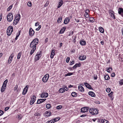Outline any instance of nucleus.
Masks as SVG:
<instances>
[{"mask_svg":"<svg viewBox=\"0 0 123 123\" xmlns=\"http://www.w3.org/2000/svg\"><path fill=\"white\" fill-rule=\"evenodd\" d=\"M12 5H11V6H10L7 8V11H9L10 9H11L12 7Z\"/></svg>","mask_w":123,"mask_h":123,"instance_id":"nucleus-42","label":"nucleus"},{"mask_svg":"<svg viewBox=\"0 0 123 123\" xmlns=\"http://www.w3.org/2000/svg\"><path fill=\"white\" fill-rule=\"evenodd\" d=\"M5 87L2 86L1 88V92H3L5 90L6 88Z\"/></svg>","mask_w":123,"mask_h":123,"instance_id":"nucleus-37","label":"nucleus"},{"mask_svg":"<svg viewBox=\"0 0 123 123\" xmlns=\"http://www.w3.org/2000/svg\"><path fill=\"white\" fill-rule=\"evenodd\" d=\"M28 6L29 7H31V6L32 3L31 2H29L27 4Z\"/></svg>","mask_w":123,"mask_h":123,"instance_id":"nucleus-43","label":"nucleus"},{"mask_svg":"<svg viewBox=\"0 0 123 123\" xmlns=\"http://www.w3.org/2000/svg\"><path fill=\"white\" fill-rule=\"evenodd\" d=\"M62 107V106L61 105H59L57 106L56 107V108L58 109H59Z\"/></svg>","mask_w":123,"mask_h":123,"instance_id":"nucleus-49","label":"nucleus"},{"mask_svg":"<svg viewBox=\"0 0 123 123\" xmlns=\"http://www.w3.org/2000/svg\"><path fill=\"white\" fill-rule=\"evenodd\" d=\"M73 74V73H68L67 74H65V75L66 76H70Z\"/></svg>","mask_w":123,"mask_h":123,"instance_id":"nucleus-40","label":"nucleus"},{"mask_svg":"<svg viewBox=\"0 0 123 123\" xmlns=\"http://www.w3.org/2000/svg\"><path fill=\"white\" fill-rule=\"evenodd\" d=\"M89 21L91 22H93L94 21V19L93 17H90L89 18Z\"/></svg>","mask_w":123,"mask_h":123,"instance_id":"nucleus-33","label":"nucleus"},{"mask_svg":"<svg viewBox=\"0 0 123 123\" xmlns=\"http://www.w3.org/2000/svg\"><path fill=\"white\" fill-rule=\"evenodd\" d=\"M98 110L97 109L94 108L90 109L89 110V112L92 115H96L98 113Z\"/></svg>","mask_w":123,"mask_h":123,"instance_id":"nucleus-2","label":"nucleus"},{"mask_svg":"<svg viewBox=\"0 0 123 123\" xmlns=\"http://www.w3.org/2000/svg\"><path fill=\"white\" fill-rule=\"evenodd\" d=\"M12 58L9 57L8 59V62L9 64L10 63H11V61L12 60Z\"/></svg>","mask_w":123,"mask_h":123,"instance_id":"nucleus-39","label":"nucleus"},{"mask_svg":"<svg viewBox=\"0 0 123 123\" xmlns=\"http://www.w3.org/2000/svg\"><path fill=\"white\" fill-rule=\"evenodd\" d=\"M104 78L105 80H108L110 79V77L108 75H106L104 76Z\"/></svg>","mask_w":123,"mask_h":123,"instance_id":"nucleus-29","label":"nucleus"},{"mask_svg":"<svg viewBox=\"0 0 123 123\" xmlns=\"http://www.w3.org/2000/svg\"><path fill=\"white\" fill-rule=\"evenodd\" d=\"M76 65V67H79L80 66L81 64L80 63H76L75 64Z\"/></svg>","mask_w":123,"mask_h":123,"instance_id":"nucleus-52","label":"nucleus"},{"mask_svg":"<svg viewBox=\"0 0 123 123\" xmlns=\"http://www.w3.org/2000/svg\"><path fill=\"white\" fill-rule=\"evenodd\" d=\"M41 51H40L39 52H37V53L35 57V61H36L39 60V59L41 56Z\"/></svg>","mask_w":123,"mask_h":123,"instance_id":"nucleus-4","label":"nucleus"},{"mask_svg":"<svg viewBox=\"0 0 123 123\" xmlns=\"http://www.w3.org/2000/svg\"><path fill=\"white\" fill-rule=\"evenodd\" d=\"M112 70V68H109L107 70L108 72L110 73V71Z\"/></svg>","mask_w":123,"mask_h":123,"instance_id":"nucleus-32","label":"nucleus"},{"mask_svg":"<svg viewBox=\"0 0 123 123\" xmlns=\"http://www.w3.org/2000/svg\"><path fill=\"white\" fill-rule=\"evenodd\" d=\"M40 114L39 113H35V114H34V115L35 116H40Z\"/></svg>","mask_w":123,"mask_h":123,"instance_id":"nucleus-44","label":"nucleus"},{"mask_svg":"<svg viewBox=\"0 0 123 123\" xmlns=\"http://www.w3.org/2000/svg\"><path fill=\"white\" fill-rule=\"evenodd\" d=\"M36 44L34 43L33 41H32L30 44V47L31 48H34L35 46L36 47Z\"/></svg>","mask_w":123,"mask_h":123,"instance_id":"nucleus-19","label":"nucleus"},{"mask_svg":"<svg viewBox=\"0 0 123 123\" xmlns=\"http://www.w3.org/2000/svg\"><path fill=\"white\" fill-rule=\"evenodd\" d=\"M49 77V75L48 74H47L45 75L42 79L43 81L44 82H46L48 80Z\"/></svg>","mask_w":123,"mask_h":123,"instance_id":"nucleus-5","label":"nucleus"},{"mask_svg":"<svg viewBox=\"0 0 123 123\" xmlns=\"http://www.w3.org/2000/svg\"><path fill=\"white\" fill-rule=\"evenodd\" d=\"M20 15L19 14H18L17 16L15 17V19L13 22V25H15L17 24L20 19Z\"/></svg>","mask_w":123,"mask_h":123,"instance_id":"nucleus-1","label":"nucleus"},{"mask_svg":"<svg viewBox=\"0 0 123 123\" xmlns=\"http://www.w3.org/2000/svg\"><path fill=\"white\" fill-rule=\"evenodd\" d=\"M72 96L73 97H75L76 96V93L75 92H73L71 93Z\"/></svg>","mask_w":123,"mask_h":123,"instance_id":"nucleus-31","label":"nucleus"},{"mask_svg":"<svg viewBox=\"0 0 123 123\" xmlns=\"http://www.w3.org/2000/svg\"><path fill=\"white\" fill-rule=\"evenodd\" d=\"M54 50H52L51 53L50 57L51 58H53V56L54 55Z\"/></svg>","mask_w":123,"mask_h":123,"instance_id":"nucleus-28","label":"nucleus"},{"mask_svg":"<svg viewBox=\"0 0 123 123\" xmlns=\"http://www.w3.org/2000/svg\"><path fill=\"white\" fill-rule=\"evenodd\" d=\"M6 83H3L2 86H3V87H6Z\"/></svg>","mask_w":123,"mask_h":123,"instance_id":"nucleus-59","label":"nucleus"},{"mask_svg":"<svg viewBox=\"0 0 123 123\" xmlns=\"http://www.w3.org/2000/svg\"><path fill=\"white\" fill-rule=\"evenodd\" d=\"M79 90L81 92H84V91L83 87L81 86H79L78 87Z\"/></svg>","mask_w":123,"mask_h":123,"instance_id":"nucleus-18","label":"nucleus"},{"mask_svg":"<svg viewBox=\"0 0 123 123\" xmlns=\"http://www.w3.org/2000/svg\"><path fill=\"white\" fill-rule=\"evenodd\" d=\"M49 2L48 1H47L44 5V6L45 7L47 6L49 4Z\"/></svg>","mask_w":123,"mask_h":123,"instance_id":"nucleus-47","label":"nucleus"},{"mask_svg":"<svg viewBox=\"0 0 123 123\" xmlns=\"http://www.w3.org/2000/svg\"><path fill=\"white\" fill-rule=\"evenodd\" d=\"M70 19L69 18H66L64 20V24H68L70 21Z\"/></svg>","mask_w":123,"mask_h":123,"instance_id":"nucleus-15","label":"nucleus"},{"mask_svg":"<svg viewBox=\"0 0 123 123\" xmlns=\"http://www.w3.org/2000/svg\"><path fill=\"white\" fill-rule=\"evenodd\" d=\"M34 31L31 28L30 29L29 31V34L30 36H32L34 34Z\"/></svg>","mask_w":123,"mask_h":123,"instance_id":"nucleus-12","label":"nucleus"},{"mask_svg":"<svg viewBox=\"0 0 123 123\" xmlns=\"http://www.w3.org/2000/svg\"><path fill=\"white\" fill-rule=\"evenodd\" d=\"M36 98V97L35 96L33 95L32 96L30 102V104L31 105H32L34 103L35 100Z\"/></svg>","mask_w":123,"mask_h":123,"instance_id":"nucleus-7","label":"nucleus"},{"mask_svg":"<svg viewBox=\"0 0 123 123\" xmlns=\"http://www.w3.org/2000/svg\"><path fill=\"white\" fill-rule=\"evenodd\" d=\"M13 15L12 14L9 13L7 16V19L8 21L11 22L13 18Z\"/></svg>","mask_w":123,"mask_h":123,"instance_id":"nucleus-6","label":"nucleus"},{"mask_svg":"<svg viewBox=\"0 0 123 123\" xmlns=\"http://www.w3.org/2000/svg\"><path fill=\"white\" fill-rule=\"evenodd\" d=\"M32 41H33L34 43L37 45L38 42V40L37 38H35Z\"/></svg>","mask_w":123,"mask_h":123,"instance_id":"nucleus-26","label":"nucleus"},{"mask_svg":"<svg viewBox=\"0 0 123 123\" xmlns=\"http://www.w3.org/2000/svg\"><path fill=\"white\" fill-rule=\"evenodd\" d=\"M54 121L53 120H52L47 122V123H54Z\"/></svg>","mask_w":123,"mask_h":123,"instance_id":"nucleus-45","label":"nucleus"},{"mask_svg":"<svg viewBox=\"0 0 123 123\" xmlns=\"http://www.w3.org/2000/svg\"><path fill=\"white\" fill-rule=\"evenodd\" d=\"M28 85H27L24 88L22 92L23 95H25L27 93L28 89Z\"/></svg>","mask_w":123,"mask_h":123,"instance_id":"nucleus-9","label":"nucleus"},{"mask_svg":"<svg viewBox=\"0 0 123 123\" xmlns=\"http://www.w3.org/2000/svg\"><path fill=\"white\" fill-rule=\"evenodd\" d=\"M9 108V107H6L5 109V111H6Z\"/></svg>","mask_w":123,"mask_h":123,"instance_id":"nucleus-55","label":"nucleus"},{"mask_svg":"<svg viewBox=\"0 0 123 123\" xmlns=\"http://www.w3.org/2000/svg\"><path fill=\"white\" fill-rule=\"evenodd\" d=\"M39 25V23L38 22H36L35 24V26H37L38 25Z\"/></svg>","mask_w":123,"mask_h":123,"instance_id":"nucleus-62","label":"nucleus"},{"mask_svg":"<svg viewBox=\"0 0 123 123\" xmlns=\"http://www.w3.org/2000/svg\"><path fill=\"white\" fill-rule=\"evenodd\" d=\"M48 38H46L45 40V43H47L48 41Z\"/></svg>","mask_w":123,"mask_h":123,"instance_id":"nucleus-58","label":"nucleus"},{"mask_svg":"<svg viewBox=\"0 0 123 123\" xmlns=\"http://www.w3.org/2000/svg\"><path fill=\"white\" fill-rule=\"evenodd\" d=\"M3 113V111L1 110H0V116L2 115Z\"/></svg>","mask_w":123,"mask_h":123,"instance_id":"nucleus-50","label":"nucleus"},{"mask_svg":"<svg viewBox=\"0 0 123 123\" xmlns=\"http://www.w3.org/2000/svg\"><path fill=\"white\" fill-rule=\"evenodd\" d=\"M62 20V18L61 17H59L58 19L57 22L58 23H60Z\"/></svg>","mask_w":123,"mask_h":123,"instance_id":"nucleus-34","label":"nucleus"},{"mask_svg":"<svg viewBox=\"0 0 123 123\" xmlns=\"http://www.w3.org/2000/svg\"><path fill=\"white\" fill-rule=\"evenodd\" d=\"M51 114V113L50 112L48 111H46L44 113L45 116H46L47 117L50 116Z\"/></svg>","mask_w":123,"mask_h":123,"instance_id":"nucleus-14","label":"nucleus"},{"mask_svg":"<svg viewBox=\"0 0 123 123\" xmlns=\"http://www.w3.org/2000/svg\"><path fill=\"white\" fill-rule=\"evenodd\" d=\"M85 86L86 87L91 89L93 90V88L91 86L86 82L84 84Z\"/></svg>","mask_w":123,"mask_h":123,"instance_id":"nucleus-11","label":"nucleus"},{"mask_svg":"<svg viewBox=\"0 0 123 123\" xmlns=\"http://www.w3.org/2000/svg\"><path fill=\"white\" fill-rule=\"evenodd\" d=\"M118 12L119 14H121L123 17V9L122 8H119Z\"/></svg>","mask_w":123,"mask_h":123,"instance_id":"nucleus-16","label":"nucleus"},{"mask_svg":"<svg viewBox=\"0 0 123 123\" xmlns=\"http://www.w3.org/2000/svg\"><path fill=\"white\" fill-rule=\"evenodd\" d=\"M64 87L65 88V89L66 88V89L65 90L66 91H67L68 90V88L67 87H66V86H64Z\"/></svg>","mask_w":123,"mask_h":123,"instance_id":"nucleus-61","label":"nucleus"},{"mask_svg":"<svg viewBox=\"0 0 123 123\" xmlns=\"http://www.w3.org/2000/svg\"><path fill=\"white\" fill-rule=\"evenodd\" d=\"M101 122L102 123H108V121L106 120H101Z\"/></svg>","mask_w":123,"mask_h":123,"instance_id":"nucleus-30","label":"nucleus"},{"mask_svg":"<svg viewBox=\"0 0 123 123\" xmlns=\"http://www.w3.org/2000/svg\"><path fill=\"white\" fill-rule=\"evenodd\" d=\"M88 107H84L82 108L81 111L82 112H87L89 110Z\"/></svg>","mask_w":123,"mask_h":123,"instance_id":"nucleus-8","label":"nucleus"},{"mask_svg":"<svg viewBox=\"0 0 123 123\" xmlns=\"http://www.w3.org/2000/svg\"><path fill=\"white\" fill-rule=\"evenodd\" d=\"M74 61L73 60V61L72 62H71L70 63V65H72L73 64H74Z\"/></svg>","mask_w":123,"mask_h":123,"instance_id":"nucleus-63","label":"nucleus"},{"mask_svg":"<svg viewBox=\"0 0 123 123\" xmlns=\"http://www.w3.org/2000/svg\"><path fill=\"white\" fill-rule=\"evenodd\" d=\"M54 120V121L55 122L58 120H59V118H55L54 119H53Z\"/></svg>","mask_w":123,"mask_h":123,"instance_id":"nucleus-46","label":"nucleus"},{"mask_svg":"<svg viewBox=\"0 0 123 123\" xmlns=\"http://www.w3.org/2000/svg\"><path fill=\"white\" fill-rule=\"evenodd\" d=\"M48 96V93H45L44 92H42L41 94V96L42 98H46Z\"/></svg>","mask_w":123,"mask_h":123,"instance_id":"nucleus-10","label":"nucleus"},{"mask_svg":"<svg viewBox=\"0 0 123 123\" xmlns=\"http://www.w3.org/2000/svg\"><path fill=\"white\" fill-rule=\"evenodd\" d=\"M99 30L102 33H103L104 32V30L103 28L101 27H100L99 28Z\"/></svg>","mask_w":123,"mask_h":123,"instance_id":"nucleus-27","label":"nucleus"},{"mask_svg":"<svg viewBox=\"0 0 123 123\" xmlns=\"http://www.w3.org/2000/svg\"><path fill=\"white\" fill-rule=\"evenodd\" d=\"M46 108L48 109H49L51 107V105L49 104H47L46 105Z\"/></svg>","mask_w":123,"mask_h":123,"instance_id":"nucleus-35","label":"nucleus"},{"mask_svg":"<svg viewBox=\"0 0 123 123\" xmlns=\"http://www.w3.org/2000/svg\"><path fill=\"white\" fill-rule=\"evenodd\" d=\"M70 60V58L69 57H68L66 59V62L67 63H68L69 61Z\"/></svg>","mask_w":123,"mask_h":123,"instance_id":"nucleus-48","label":"nucleus"},{"mask_svg":"<svg viewBox=\"0 0 123 123\" xmlns=\"http://www.w3.org/2000/svg\"><path fill=\"white\" fill-rule=\"evenodd\" d=\"M86 56L83 55V56H80L79 57V59L80 60H85L86 58Z\"/></svg>","mask_w":123,"mask_h":123,"instance_id":"nucleus-17","label":"nucleus"},{"mask_svg":"<svg viewBox=\"0 0 123 123\" xmlns=\"http://www.w3.org/2000/svg\"><path fill=\"white\" fill-rule=\"evenodd\" d=\"M111 89L110 88H107L106 91L108 92H109L111 91Z\"/></svg>","mask_w":123,"mask_h":123,"instance_id":"nucleus-51","label":"nucleus"},{"mask_svg":"<svg viewBox=\"0 0 123 123\" xmlns=\"http://www.w3.org/2000/svg\"><path fill=\"white\" fill-rule=\"evenodd\" d=\"M89 12V11L88 9H86V13L88 14Z\"/></svg>","mask_w":123,"mask_h":123,"instance_id":"nucleus-57","label":"nucleus"},{"mask_svg":"<svg viewBox=\"0 0 123 123\" xmlns=\"http://www.w3.org/2000/svg\"><path fill=\"white\" fill-rule=\"evenodd\" d=\"M119 83L121 85H122L123 84V79L120 80Z\"/></svg>","mask_w":123,"mask_h":123,"instance_id":"nucleus-41","label":"nucleus"},{"mask_svg":"<svg viewBox=\"0 0 123 123\" xmlns=\"http://www.w3.org/2000/svg\"><path fill=\"white\" fill-rule=\"evenodd\" d=\"M115 74L114 73H112V74H111V76L112 77H114V76H115Z\"/></svg>","mask_w":123,"mask_h":123,"instance_id":"nucleus-64","label":"nucleus"},{"mask_svg":"<svg viewBox=\"0 0 123 123\" xmlns=\"http://www.w3.org/2000/svg\"><path fill=\"white\" fill-rule=\"evenodd\" d=\"M80 44L82 45H84L86 44V41L84 40H81L80 41Z\"/></svg>","mask_w":123,"mask_h":123,"instance_id":"nucleus-22","label":"nucleus"},{"mask_svg":"<svg viewBox=\"0 0 123 123\" xmlns=\"http://www.w3.org/2000/svg\"><path fill=\"white\" fill-rule=\"evenodd\" d=\"M73 37H74V39H73V43H75V42H76L75 38H76V36H73Z\"/></svg>","mask_w":123,"mask_h":123,"instance_id":"nucleus-53","label":"nucleus"},{"mask_svg":"<svg viewBox=\"0 0 123 123\" xmlns=\"http://www.w3.org/2000/svg\"><path fill=\"white\" fill-rule=\"evenodd\" d=\"M65 88L64 87L60 88L59 90V92L61 93H62L64 92H65Z\"/></svg>","mask_w":123,"mask_h":123,"instance_id":"nucleus-24","label":"nucleus"},{"mask_svg":"<svg viewBox=\"0 0 123 123\" xmlns=\"http://www.w3.org/2000/svg\"><path fill=\"white\" fill-rule=\"evenodd\" d=\"M18 86L17 85H16L14 87V90H16L18 88Z\"/></svg>","mask_w":123,"mask_h":123,"instance_id":"nucleus-60","label":"nucleus"},{"mask_svg":"<svg viewBox=\"0 0 123 123\" xmlns=\"http://www.w3.org/2000/svg\"><path fill=\"white\" fill-rule=\"evenodd\" d=\"M13 31V27L11 26L8 27L7 30V34L8 36L10 35Z\"/></svg>","mask_w":123,"mask_h":123,"instance_id":"nucleus-3","label":"nucleus"},{"mask_svg":"<svg viewBox=\"0 0 123 123\" xmlns=\"http://www.w3.org/2000/svg\"><path fill=\"white\" fill-rule=\"evenodd\" d=\"M36 49V47L35 46L32 48V49L31 50L30 52V54L31 55L34 52Z\"/></svg>","mask_w":123,"mask_h":123,"instance_id":"nucleus-21","label":"nucleus"},{"mask_svg":"<svg viewBox=\"0 0 123 123\" xmlns=\"http://www.w3.org/2000/svg\"><path fill=\"white\" fill-rule=\"evenodd\" d=\"M85 16L86 18H88L89 17V15L88 14L86 13V14H85Z\"/></svg>","mask_w":123,"mask_h":123,"instance_id":"nucleus-54","label":"nucleus"},{"mask_svg":"<svg viewBox=\"0 0 123 123\" xmlns=\"http://www.w3.org/2000/svg\"><path fill=\"white\" fill-rule=\"evenodd\" d=\"M63 2L62 0H60L59 3V4L57 6L58 8H59L63 4Z\"/></svg>","mask_w":123,"mask_h":123,"instance_id":"nucleus-20","label":"nucleus"},{"mask_svg":"<svg viewBox=\"0 0 123 123\" xmlns=\"http://www.w3.org/2000/svg\"><path fill=\"white\" fill-rule=\"evenodd\" d=\"M89 95L92 97H95V94L94 93L92 92H89Z\"/></svg>","mask_w":123,"mask_h":123,"instance_id":"nucleus-23","label":"nucleus"},{"mask_svg":"<svg viewBox=\"0 0 123 123\" xmlns=\"http://www.w3.org/2000/svg\"><path fill=\"white\" fill-rule=\"evenodd\" d=\"M46 99H38L37 102V104H40L41 103H42L44 101H45L46 100Z\"/></svg>","mask_w":123,"mask_h":123,"instance_id":"nucleus-13","label":"nucleus"},{"mask_svg":"<svg viewBox=\"0 0 123 123\" xmlns=\"http://www.w3.org/2000/svg\"><path fill=\"white\" fill-rule=\"evenodd\" d=\"M21 52H20L18 53L17 56V59H19L20 58L21 56Z\"/></svg>","mask_w":123,"mask_h":123,"instance_id":"nucleus-38","label":"nucleus"},{"mask_svg":"<svg viewBox=\"0 0 123 123\" xmlns=\"http://www.w3.org/2000/svg\"><path fill=\"white\" fill-rule=\"evenodd\" d=\"M14 56V54L13 53H12L11 54V55L9 57H10V58H13V57Z\"/></svg>","mask_w":123,"mask_h":123,"instance_id":"nucleus-56","label":"nucleus"},{"mask_svg":"<svg viewBox=\"0 0 123 123\" xmlns=\"http://www.w3.org/2000/svg\"><path fill=\"white\" fill-rule=\"evenodd\" d=\"M20 31H19L18 33H17L16 36L15 38V40H17L18 39V37H19L20 34Z\"/></svg>","mask_w":123,"mask_h":123,"instance_id":"nucleus-36","label":"nucleus"},{"mask_svg":"<svg viewBox=\"0 0 123 123\" xmlns=\"http://www.w3.org/2000/svg\"><path fill=\"white\" fill-rule=\"evenodd\" d=\"M66 29V27H63L62 29L60 31V33H63L65 30Z\"/></svg>","mask_w":123,"mask_h":123,"instance_id":"nucleus-25","label":"nucleus"}]
</instances>
